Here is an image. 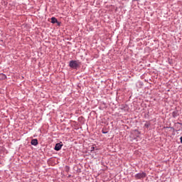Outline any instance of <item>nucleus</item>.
Masks as SVG:
<instances>
[{
	"instance_id": "4",
	"label": "nucleus",
	"mask_w": 182,
	"mask_h": 182,
	"mask_svg": "<svg viewBox=\"0 0 182 182\" xmlns=\"http://www.w3.org/2000/svg\"><path fill=\"white\" fill-rule=\"evenodd\" d=\"M31 144L32 146H38V139H32Z\"/></svg>"
},
{
	"instance_id": "5",
	"label": "nucleus",
	"mask_w": 182,
	"mask_h": 182,
	"mask_svg": "<svg viewBox=\"0 0 182 182\" xmlns=\"http://www.w3.org/2000/svg\"><path fill=\"white\" fill-rule=\"evenodd\" d=\"M58 19L55 17L51 18V23H57Z\"/></svg>"
},
{
	"instance_id": "10",
	"label": "nucleus",
	"mask_w": 182,
	"mask_h": 182,
	"mask_svg": "<svg viewBox=\"0 0 182 182\" xmlns=\"http://www.w3.org/2000/svg\"><path fill=\"white\" fill-rule=\"evenodd\" d=\"M92 150H93L95 149V147H92Z\"/></svg>"
},
{
	"instance_id": "3",
	"label": "nucleus",
	"mask_w": 182,
	"mask_h": 182,
	"mask_svg": "<svg viewBox=\"0 0 182 182\" xmlns=\"http://www.w3.org/2000/svg\"><path fill=\"white\" fill-rule=\"evenodd\" d=\"M62 146H63V144H60V143H58L55 144L54 150H56V151H59V150H60V149H62Z\"/></svg>"
},
{
	"instance_id": "9",
	"label": "nucleus",
	"mask_w": 182,
	"mask_h": 182,
	"mask_svg": "<svg viewBox=\"0 0 182 182\" xmlns=\"http://www.w3.org/2000/svg\"><path fill=\"white\" fill-rule=\"evenodd\" d=\"M102 133H103L104 134H106V132H102Z\"/></svg>"
},
{
	"instance_id": "2",
	"label": "nucleus",
	"mask_w": 182,
	"mask_h": 182,
	"mask_svg": "<svg viewBox=\"0 0 182 182\" xmlns=\"http://www.w3.org/2000/svg\"><path fill=\"white\" fill-rule=\"evenodd\" d=\"M146 177V173H139L135 175V178L140 180V178H144Z\"/></svg>"
},
{
	"instance_id": "8",
	"label": "nucleus",
	"mask_w": 182,
	"mask_h": 182,
	"mask_svg": "<svg viewBox=\"0 0 182 182\" xmlns=\"http://www.w3.org/2000/svg\"><path fill=\"white\" fill-rule=\"evenodd\" d=\"M181 143L182 144V136L180 138Z\"/></svg>"
},
{
	"instance_id": "6",
	"label": "nucleus",
	"mask_w": 182,
	"mask_h": 182,
	"mask_svg": "<svg viewBox=\"0 0 182 182\" xmlns=\"http://www.w3.org/2000/svg\"><path fill=\"white\" fill-rule=\"evenodd\" d=\"M0 79L2 80L6 79V75H5V74H0Z\"/></svg>"
},
{
	"instance_id": "7",
	"label": "nucleus",
	"mask_w": 182,
	"mask_h": 182,
	"mask_svg": "<svg viewBox=\"0 0 182 182\" xmlns=\"http://www.w3.org/2000/svg\"><path fill=\"white\" fill-rule=\"evenodd\" d=\"M172 116H173V117H177V112H173L172 113Z\"/></svg>"
},
{
	"instance_id": "1",
	"label": "nucleus",
	"mask_w": 182,
	"mask_h": 182,
	"mask_svg": "<svg viewBox=\"0 0 182 182\" xmlns=\"http://www.w3.org/2000/svg\"><path fill=\"white\" fill-rule=\"evenodd\" d=\"M69 66L72 69H77L80 66V63L77 60H71L70 61Z\"/></svg>"
},
{
	"instance_id": "11",
	"label": "nucleus",
	"mask_w": 182,
	"mask_h": 182,
	"mask_svg": "<svg viewBox=\"0 0 182 182\" xmlns=\"http://www.w3.org/2000/svg\"><path fill=\"white\" fill-rule=\"evenodd\" d=\"M134 1H138V0H134Z\"/></svg>"
}]
</instances>
